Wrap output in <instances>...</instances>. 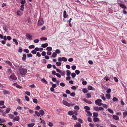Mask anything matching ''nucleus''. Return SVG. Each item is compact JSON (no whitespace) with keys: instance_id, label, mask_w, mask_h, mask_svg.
I'll return each instance as SVG.
<instances>
[{"instance_id":"69168bd1","label":"nucleus","mask_w":127,"mask_h":127,"mask_svg":"<svg viewBox=\"0 0 127 127\" xmlns=\"http://www.w3.org/2000/svg\"><path fill=\"white\" fill-rule=\"evenodd\" d=\"M75 72L77 75L79 74L80 73V71L78 70H76Z\"/></svg>"},{"instance_id":"c9c22d12","label":"nucleus","mask_w":127,"mask_h":127,"mask_svg":"<svg viewBox=\"0 0 127 127\" xmlns=\"http://www.w3.org/2000/svg\"><path fill=\"white\" fill-rule=\"evenodd\" d=\"M21 8H20V9L22 11H23V10L24 9V4H22L21 5Z\"/></svg>"},{"instance_id":"ea45409f","label":"nucleus","mask_w":127,"mask_h":127,"mask_svg":"<svg viewBox=\"0 0 127 127\" xmlns=\"http://www.w3.org/2000/svg\"><path fill=\"white\" fill-rule=\"evenodd\" d=\"M109 77H107V76H106L104 78V79L106 80V81H107L109 80Z\"/></svg>"},{"instance_id":"4be33fe9","label":"nucleus","mask_w":127,"mask_h":127,"mask_svg":"<svg viewBox=\"0 0 127 127\" xmlns=\"http://www.w3.org/2000/svg\"><path fill=\"white\" fill-rule=\"evenodd\" d=\"M26 54H23V55L22 60L23 61H25L26 60Z\"/></svg>"},{"instance_id":"3c124183","label":"nucleus","mask_w":127,"mask_h":127,"mask_svg":"<svg viewBox=\"0 0 127 127\" xmlns=\"http://www.w3.org/2000/svg\"><path fill=\"white\" fill-rule=\"evenodd\" d=\"M48 126L50 127H52L53 126V123L51 122H50L48 124Z\"/></svg>"},{"instance_id":"cd10ccee","label":"nucleus","mask_w":127,"mask_h":127,"mask_svg":"<svg viewBox=\"0 0 127 127\" xmlns=\"http://www.w3.org/2000/svg\"><path fill=\"white\" fill-rule=\"evenodd\" d=\"M47 50L49 51H51L52 50V48L51 47H48L46 48Z\"/></svg>"},{"instance_id":"1a4fd4ad","label":"nucleus","mask_w":127,"mask_h":127,"mask_svg":"<svg viewBox=\"0 0 127 127\" xmlns=\"http://www.w3.org/2000/svg\"><path fill=\"white\" fill-rule=\"evenodd\" d=\"M122 8L124 9H126L127 7L126 5L123 4H120L119 5Z\"/></svg>"},{"instance_id":"09e8293b","label":"nucleus","mask_w":127,"mask_h":127,"mask_svg":"<svg viewBox=\"0 0 127 127\" xmlns=\"http://www.w3.org/2000/svg\"><path fill=\"white\" fill-rule=\"evenodd\" d=\"M87 98H89L91 97V95L89 93H88L87 94Z\"/></svg>"},{"instance_id":"c03bdc74","label":"nucleus","mask_w":127,"mask_h":127,"mask_svg":"<svg viewBox=\"0 0 127 127\" xmlns=\"http://www.w3.org/2000/svg\"><path fill=\"white\" fill-rule=\"evenodd\" d=\"M55 53L56 54H59L60 53L61 51L60 50L57 49L56 50Z\"/></svg>"},{"instance_id":"f8f14e48","label":"nucleus","mask_w":127,"mask_h":127,"mask_svg":"<svg viewBox=\"0 0 127 127\" xmlns=\"http://www.w3.org/2000/svg\"><path fill=\"white\" fill-rule=\"evenodd\" d=\"M88 89L89 90H94L95 89L91 86H89L88 87Z\"/></svg>"},{"instance_id":"2f4dec72","label":"nucleus","mask_w":127,"mask_h":127,"mask_svg":"<svg viewBox=\"0 0 127 127\" xmlns=\"http://www.w3.org/2000/svg\"><path fill=\"white\" fill-rule=\"evenodd\" d=\"M33 102L35 103H38V101L36 99L34 98L33 99Z\"/></svg>"},{"instance_id":"e2e57ef3","label":"nucleus","mask_w":127,"mask_h":127,"mask_svg":"<svg viewBox=\"0 0 127 127\" xmlns=\"http://www.w3.org/2000/svg\"><path fill=\"white\" fill-rule=\"evenodd\" d=\"M34 47V45H31L29 46V48L30 49L33 48Z\"/></svg>"},{"instance_id":"603ef678","label":"nucleus","mask_w":127,"mask_h":127,"mask_svg":"<svg viewBox=\"0 0 127 127\" xmlns=\"http://www.w3.org/2000/svg\"><path fill=\"white\" fill-rule=\"evenodd\" d=\"M62 76H64L65 74V72L64 71H63L62 72H61L60 73Z\"/></svg>"},{"instance_id":"ddd939ff","label":"nucleus","mask_w":127,"mask_h":127,"mask_svg":"<svg viewBox=\"0 0 127 127\" xmlns=\"http://www.w3.org/2000/svg\"><path fill=\"white\" fill-rule=\"evenodd\" d=\"M48 46V44L47 43L43 44L41 45V46L43 48H45Z\"/></svg>"},{"instance_id":"aec40b11","label":"nucleus","mask_w":127,"mask_h":127,"mask_svg":"<svg viewBox=\"0 0 127 127\" xmlns=\"http://www.w3.org/2000/svg\"><path fill=\"white\" fill-rule=\"evenodd\" d=\"M106 96V97L108 99H110L111 97V95L110 94H105Z\"/></svg>"},{"instance_id":"8fccbe9b","label":"nucleus","mask_w":127,"mask_h":127,"mask_svg":"<svg viewBox=\"0 0 127 127\" xmlns=\"http://www.w3.org/2000/svg\"><path fill=\"white\" fill-rule=\"evenodd\" d=\"M52 66V65L51 64H48V65L47 66V67L48 68H51Z\"/></svg>"},{"instance_id":"b1692460","label":"nucleus","mask_w":127,"mask_h":127,"mask_svg":"<svg viewBox=\"0 0 127 127\" xmlns=\"http://www.w3.org/2000/svg\"><path fill=\"white\" fill-rule=\"evenodd\" d=\"M123 118H125L126 116H127V111H125L123 113Z\"/></svg>"},{"instance_id":"49530a36","label":"nucleus","mask_w":127,"mask_h":127,"mask_svg":"<svg viewBox=\"0 0 127 127\" xmlns=\"http://www.w3.org/2000/svg\"><path fill=\"white\" fill-rule=\"evenodd\" d=\"M62 59L63 60V61H64V62H66L67 61V59L66 58L63 57H62Z\"/></svg>"},{"instance_id":"37998d69","label":"nucleus","mask_w":127,"mask_h":127,"mask_svg":"<svg viewBox=\"0 0 127 127\" xmlns=\"http://www.w3.org/2000/svg\"><path fill=\"white\" fill-rule=\"evenodd\" d=\"M35 113L36 115L38 117H39L40 116V114L37 111H35Z\"/></svg>"},{"instance_id":"5fc2aeb1","label":"nucleus","mask_w":127,"mask_h":127,"mask_svg":"<svg viewBox=\"0 0 127 127\" xmlns=\"http://www.w3.org/2000/svg\"><path fill=\"white\" fill-rule=\"evenodd\" d=\"M24 51L25 52H26V53H28L29 52V50L27 49H24Z\"/></svg>"},{"instance_id":"f03ea898","label":"nucleus","mask_w":127,"mask_h":127,"mask_svg":"<svg viewBox=\"0 0 127 127\" xmlns=\"http://www.w3.org/2000/svg\"><path fill=\"white\" fill-rule=\"evenodd\" d=\"M26 38L28 39L32 40V36L30 33H27L26 34Z\"/></svg>"},{"instance_id":"338daca9","label":"nucleus","mask_w":127,"mask_h":127,"mask_svg":"<svg viewBox=\"0 0 127 127\" xmlns=\"http://www.w3.org/2000/svg\"><path fill=\"white\" fill-rule=\"evenodd\" d=\"M76 66L75 65H72L71 66V68L73 70H74L76 69Z\"/></svg>"},{"instance_id":"f3484780","label":"nucleus","mask_w":127,"mask_h":127,"mask_svg":"<svg viewBox=\"0 0 127 127\" xmlns=\"http://www.w3.org/2000/svg\"><path fill=\"white\" fill-rule=\"evenodd\" d=\"M3 94L4 95H6L9 94V92L7 90H5L3 91Z\"/></svg>"},{"instance_id":"6e6d98bb","label":"nucleus","mask_w":127,"mask_h":127,"mask_svg":"<svg viewBox=\"0 0 127 127\" xmlns=\"http://www.w3.org/2000/svg\"><path fill=\"white\" fill-rule=\"evenodd\" d=\"M93 109L96 111H98V108L97 106L94 107Z\"/></svg>"},{"instance_id":"13d9d810","label":"nucleus","mask_w":127,"mask_h":127,"mask_svg":"<svg viewBox=\"0 0 127 127\" xmlns=\"http://www.w3.org/2000/svg\"><path fill=\"white\" fill-rule=\"evenodd\" d=\"M82 84L84 85H86L87 84V82L86 81H82Z\"/></svg>"},{"instance_id":"5701e85b","label":"nucleus","mask_w":127,"mask_h":127,"mask_svg":"<svg viewBox=\"0 0 127 127\" xmlns=\"http://www.w3.org/2000/svg\"><path fill=\"white\" fill-rule=\"evenodd\" d=\"M68 114L69 115H72L74 114V113L72 111H70L68 112Z\"/></svg>"},{"instance_id":"39448f33","label":"nucleus","mask_w":127,"mask_h":127,"mask_svg":"<svg viewBox=\"0 0 127 127\" xmlns=\"http://www.w3.org/2000/svg\"><path fill=\"white\" fill-rule=\"evenodd\" d=\"M63 103L64 105L68 106H70L71 105V104L68 103L66 101H64Z\"/></svg>"},{"instance_id":"680f3d73","label":"nucleus","mask_w":127,"mask_h":127,"mask_svg":"<svg viewBox=\"0 0 127 127\" xmlns=\"http://www.w3.org/2000/svg\"><path fill=\"white\" fill-rule=\"evenodd\" d=\"M74 109H75L78 110L79 109V107L78 106L76 105L75 106Z\"/></svg>"},{"instance_id":"0eeeda50","label":"nucleus","mask_w":127,"mask_h":127,"mask_svg":"<svg viewBox=\"0 0 127 127\" xmlns=\"http://www.w3.org/2000/svg\"><path fill=\"white\" fill-rule=\"evenodd\" d=\"M19 119V118L18 116H17L14 118L13 121L14 122L15 121H18Z\"/></svg>"},{"instance_id":"6ab92c4d","label":"nucleus","mask_w":127,"mask_h":127,"mask_svg":"<svg viewBox=\"0 0 127 127\" xmlns=\"http://www.w3.org/2000/svg\"><path fill=\"white\" fill-rule=\"evenodd\" d=\"M39 113L40 115V114L41 116H42L44 115V112L43 110H41L39 111Z\"/></svg>"},{"instance_id":"412c9836","label":"nucleus","mask_w":127,"mask_h":127,"mask_svg":"<svg viewBox=\"0 0 127 127\" xmlns=\"http://www.w3.org/2000/svg\"><path fill=\"white\" fill-rule=\"evenodd\" d=\"M85 112H86L88 114L89 116L90 117L92 116V113L87 110H85Z\"/></svg>"},{"instance_id":"f257e3e1","label":"nucleus","mask_w":127,"mask_h":127,"mask_svg":"<svg viewBox=\"0 0 127 127\" xmlns=\"http://www.w3.org/2000/svg\"><path fill=\"white\" fill-rule=\"evenodd\" d=\"M18 69L21 74L22 75H25L27 72V70L22 67V65L18 66Z\"/></svg>"},{"instance_id":"7c9ffc66","label":"nucleus","mask_w":127,"mask_h":127,"mask_svg":"<svg viewBox=\"0 0 127 127\" xmlns=\"http://www.w3.org/2000/svg\"><path fill=\"white\" fill-rule=\"evenodd\" d=\"M84 108L86 110H89L90 109V108L88 106H85L84 107Z\"/></svg>"},{"instance_id":"a211bd4d","label":"nucleus","mask_w":127,"mask_h":127,"mask_svg":"<svg viewBox=\"0 0 127 127\" xmlns=\"http://www.w3.org/2000/svg\"><path fill=\"white\" fill-rule=\"evenodd\" d=\"M84 101L85 102L87 103H88V104H91L92 103V102L91 101H89L87 99H85Z\"/></svg>"},{"instance_id":"4d7b16f0","label":"nucleus","mask_w":127,"mask_h":127,"mask_svg":"<svg viewBox=\"0 0 127 127\" xmlns=\"http://www.w3.org/2000/svg\"><path fill=\"white\" fill-rule=\"evenodd\" d=\"M25 94L28 96H30L31 95L30 92L27 91L25 92Z\"/></svg>"},{"instance_id":"473e14b6","label":"nucleus","mask_w":127,"mask_h":127,"mask_svg":"<svg viewBox=\"0 0 127 127\" xmlns=\"http://www.w3.org/2000/svg\"><path fill=\"white\" fill-rule=\"evenodd\" d=\"M107 110L109 112L113 114L114 113L113 111L112 110L110 109H107Z\"/></svg>"},{"instance_id":"423d86ee","label":"nucleus","mask_w":127,"mask_h":127,"mask_svg":"<svg viewBox=\"0 0 127 127\" xmlns=\"http://www.w3.org/2000/svg\"><path fill=\"white\" fill-rule=\"evenodd\" d=\"M101 101L102 100L101 99H98L95 100V103L96 105H98L99 104V102H101Z\"/></svg>"},{"instance_id":"de8ad7c7","label":"nucleus","mask_w":127,"mask_h":127,"mask_svg":"<svg viewBox=\"0 0 127 127\" xmlns=\"http://www.w3.org/2000/svg\"><path fill=\"white\" fill-rule=\"evenodd\" d=\"M22 51L23 50L22 49V48L21 47H19L18 51V52L20 53H21L22 52Z\"/></svg>"},{"instance_id":"f704fd0d","label":"nucleus","mask_w":127,"mask_h":127,"mask_svg":"<svg viewBox=\"0 0 127 127\" xmlns=\"http://www.w3.org/2000/svg\"><path fill=\"white\" fill-rule=\"evenodd\" d=\"M40 39L42 40H46L47 39V38L44 37H43L41 38Z\"/></svg>"},{"instance_id":"2eb2a0df","label":"nucleus","mask_w":127,"mask_h":127,"mask_svg":"<svg viewBox=\"0 0 127 127\" xmlns=\"http://www.w3.org/2000/svg\"><path fill=\"white\" fill-rule=\"evenodd\" d=\"M99 119L97 117H94L93 118V121L94 122H96L97 121H99Z\"/></svg>"},{"instance_id":"a878e982","label":"nucleus","mask_w":127,"mask_h":127,"mask_svg":"<svg viewBox=\"0 0 127 127\" xmlns=\"http://www.w3.org/2000/svg\"><path fill=\"white\" fill-rule=\"evenodd\" d=\"M83 92L84 93H87L88 92L87 89L85 88H84L82 90Z\"/></svg>"},{"instance_id":"c756f323","label":"nucleus","mask_w":127,"mask_h":127,"mask_svg":"<svg viewBox=\"0 0 127 127\" xmlns=\"http://www.w3.org/2000/svg\"><path fill=\"white\" fill-rule=\"evenodd\" d=\"M11 110V109L10 108H7L6 109V113H8Z\"/></svg>"},{"instance_id":"0e129e2a","label":"nucleus","mask_w":127,"mask_h":127,"mask_svg":"<svg viewBox=\"0 0 127 127\" xmlns=\"http://www.w3.org/2000/svg\"><path fill=\"white\" fill-rule=\"evenodd\" d=\"M4 102L3 101H0V105H2L4 104Z\"/></svg>"},{"instance_id":"9d476101","label":"nucleus","mask_w":127,"mask_h":127,"mask_svg":"<svg viewBox=\"0 0 127 127\" xmlns=\"http://www.w3.org/2000/svg\"><path fill=\"white\" fill-rule=\"evenodd\" d=\"M113 119L115 120L118 121L119 120V117L116 115H113Z\"/></svg>"},{"instance_id":"a18cd8bd","label":"nucleus","mask_w":127,"mask_h":127,"mask_svg":"<svg viewBox=\"0 0 127 127\" xmlns=\"http://www.w3.org/2000/svg\"><path fill=\"white\" fill-rule=\"evenodd\" d=\"M56 64L58 66H60L61 65V63L59 62H56Z\"/></svg>"},{"instance_id":"9b49d317","label":"nucleus","mask_w":127,"mask_h":127,"mask_svg":"<svg viewBox=\"0 0 127 127\" xmlns=\"http://www.w3.org/2000/svg\"><path fill=\"white\" fill-rule=\"evenodd\" d=\"M68 15L66 14V12L65 10H64L63 13V17L64 18H66L68 16Z\"/></svg>"},{"instance_id":"e433bc0d","label":"nucleus","mask_w":127,"mask_h":127,"mask_svg":"<svg viewBox=\"0 0 127 127\" xmlns=\"http://www.w3.org/2000/svg\"><path fill=\"white\" fill-rule=\"evenodd\" d=\"M13 41L16 44V45H17L18 44V42H17V41L16 40V39H15V38H13Z\"/></svg>"},{"instance_id":"6e6552de","label":"nucleus","mask_w":127,"mask_h":127,"mask_svg":"<svg viewBox=\"0 0 127 127\" xmlns=\"http://www.w3.org/2000/svg\"><path fill=\"white\" fill-rule=\"evenodd\" d=\"M16 13L17 15L21 16L22 15L23 12L20 10H19Z\"/></svg>"},{"instance_id":"4468645a","label":"nucleus","mask_w":127,"mask_h":127,"mask_svg":"<svg viewBox=\"0 0 127 127\" xmlns=\"http://www.w3.org/2000/svg\"><path fill=\"white\" fill-rule=\"evenodd\" d=\"M35 124L34 123H30L28 124L27 126L28 127H32Z\"/></svg>"},{"instance_id":"7ed1b4c3","label":"nucleus","mask_w":127,"mask_h":127,"mask_svg":"<svg viewBox=\"0 0 127 127\" xmlns=\"http://www.w3.org/2000/svg\"><path fill=\"white\" fill-rule=\"evenodd\" d=\"M44 23L42 19H39L38 22V25L39 26L42 25Z\"/></svg>"},{"instance_id":"72a5a7b5","label":"nucleus","mask_w":127,"mask_h":127,"mask_svg":"<svg viewBox=\"0 0 127 127\" xmlns=\"http://www.w3.org/2000/svg\"><path fill=\"white\" fill-rule=\"evenodd\" d=\"M25 98L26 100L28 101H29V97L27 95H26L25 96Z\"/></svg>"},{"instance_id":"774afa93","label":"nucleus","mask_w":127,"mask_h":127,"mask_svg":"<svg viewBox=\"0 0 127 127\" xmlns=\"http://www.w3.org/2000/svg\"><path fill=\"white\" fill-rule=\"evenodd\" d=\"M29 86L30 87L32 88H34L36 87L35 85L34 84H33L32 85H29Z\"/></svg>"},{"instance_id":"052dcab7","label":"nucleus","mask_w":127,"mask_h":127,"mask_svg":"<svg viewBox=\"0 0 127 127\" xmlns=\"http://www.w3.org/2000/svg\"><path fill=\"white\" fill-rule=\"evenodd\" d=\"M111 89L110 88H109L106 91V92L107 93H109L111 92Z\"/></svg>"},{"instance_id":"dca6fc26","label":"nucleus","mask_w":127,"mask_h":127,"mask_svg":"<svg viewBox=\"0 0 127 127\" xmlns=\"http://www.w3.org/2000/svg\"><path fill=\"white\" fill-rule=\"evenodd\" d=\"M81 125L79 123H76V124L74 125V127H81Z\"/></svg>"},{"instance_id":"bb28decb","label":"nucleus","mask_w":127,"mask_h":127,"mask_svg":"<svg viewBox=\"0 0 127 127\" xmlns=\"http://www.w3.org/2000/svg\"><path fill=\"white\" fill-rule=\"evenodd\" d=\"M93 116L94 117H97L98 115V114L97 113L94 112L93 113Z\"/></svg>"},{"instance_id":"393cba45","label":"nucleus","mask_w":127,"mask_h":127,"mask_svg":"<svg viewBox=\"0 0 127 127\" xmlns=\"http://www.w3.org/2000/svg\"><path fill=\"white\" fill-rule=\"evenodd\" d=\"M66 75L67 76H69L71 74L70 71L69 70H67L66 71Z\"/></svg>"},{"instance_id":"58836bf2","label":"nucleus","mask_w":127,"mask_h":127,"mask_svg":"<svg viewBox=\"0 0 127 127\" xmlns=\"http://www.w3.org/2000/svg\"><path fill=\"white\" fill-rule=\"evenodd\" d=\"M41 81L43 82H44L46 84H47V82L46 81L45 79L44 78L42 79L41 80Z\"/></svg>"},{"instance_id":"864d4df0","label":"nucleus","mask_w":127,"mask_h":127,"mask_svg":"<svg viewBox=\"0 0 127 127\" xmlns=\"http://www.w3.org/2000/svg\"><path fill=\"white\" fill-rule=\"evenodd\" d=\"M112 100L114 101H118V99L117 98L114 96Z\"/></svg>"},{"instance_id":"4c0bfd02","label":"nucleus","mask_w":127,"mask_h":127,"mask_svg":"<svg viewBox=\"0 0 127 127\" xmlns=\"http://www.w3.org/2000/svg\"><path fill=\"white\" fill-rule=\"evenodd\" d=\"M9 118L11 119L13 118L14 117V116L13 115L11 114H9Z\"/></svg>"},{"instance_id":"bf43d9fd","label":"nucleus","mask_w":127,"mask_h":127,"mask_svg":"<svg viewBox=\"0 0 127 127\" xmlns=\"http://www.w3.org/2000/svg\"><path fill=\"white\" fill-rule=\"evenodd\" d=\"M72 117L73 118V119L75 120H77V118L76 116L73 115L72 116Z\"/></svg>"},{"instance_id":"a19ab883","label":"nucleus","mask_w":127,"mask_h":127,"mask_svg":"<svg viewBox=\"0 0 127 127\" xmlns=\"http://www.w3.org/2000/svg\"><path fill=\"white\" fill-rule=\"evenodd\" d=\"M57 55V54L55 52H54L52 54V57L53 58L56 57Z\"/></svg>"},{"instance_id":"79ce46f5","label":"nucleus","mask_w":127,"mask_h":127,"mask_svg":"<svg viewBox=\"0 0 127 127\" xmlns=\"http://www.w3.org/2000/svg\"><path fill=\"white\" fill-rule=\"evenodd\" d=\"M76 75V74L74 73H72L71 74V76L72 78H74L75 77Z\"/></svg>"},{"instance_id":"20e7f679","label":"nucleus","mask_w":127,"mask_h":127,"mask_svg":"<svg viewBox=\"0 0 127 127\" xmlns=\"http://www.w3.org/2000/svg\"><path fill=\"white\" fill-rule=\"evenodd\" d=\"M9 78L12 80H16L17 79V77H16L13 74H12L10 75L9 77Z\"/></svg>"},{"instance_id":"c85d7f7f","label":"nucleus","mask_w":127,"mask_h":127,"mask_svg":"<svg viewBox=\"0 0 127 127\" xmlns=\"http://www.w3.org/2000/svg\"><path fill=\"white\" fill-rule=\"evenodd\" d=\"M5 63L7 64L10 65H12V63L11 62L9 61H6L5 62Z\"/></svg>"}]
</instances>
